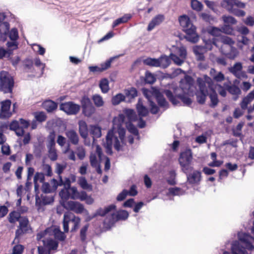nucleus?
<instances>
[{
  "label": "nucleus",
  "mask_w": 254,
  "mask_h": 254,
  "mask_svg": "<svg viewBox=\"0 0 254 254\" xmlns=\"http://www.w3.org/2000/svg\"><path fill=\"white\" fill-rule=\"evenodd\" d=\"M80 108H82V113L86 117H90L93 115L96 108L92 104L91 99L86 95L83 96L80 99Z\"/></svg>",
  "instance_id": "5"
},
{
  "label": "nucleus",
  "mask_w": 254,
  "mask_h": 254,
  "mask_svg": "<svg viewBox=\"0 0 254 254\" xmlns=\"http://www.w3.org/2000/svg\"><path fill=\"white\" fill-rule=\"evenodd\" d=\"M195 95L197 102L200 105H203L205 103L207 95H208V90H199Z\"/></svg>",
  "instance_id": "25"
},
{
  "label": "nucleus",
  "mask_w": 254,
  "mask_h": 254,
  "mask_svg": "<svg viewBox=\"0 0 254 254\" xmlns=\"http://www.w3.org/2000/svg\"><path fill=\"white\" fill-rule=\"evenodd\" d=\"M59 109L67 115H76L80 111V106L73 101H68L61 103Z\"/></svg>",
  "instance_id": "6"
},
{
  "label": "nucleus",
  "mask_w": 254,
  "mask_h": 254,
  "mask_svg": "<svg viewBox=\"0 0 254 254\" xmlns=\"http://www.w3.org/2000/svg\"><path fill=\"white\" fill-rule=\"evenodd\" d=\"M145 82L146 83L152 84L156 80L155 75L148 70L145 72Z\"/></svg>",
  "instance_id": "46"
},
{
  "label": "nucleus",
  "mask_w": 254,
  "mask_h": 254,
  "mask_svg": "<svg viewBox=\"0 0 254 254\" xmlns=\"http://www.w3.org/2000/svg\"><path fill=\"white\" fill-rule=\"evenodd\" d=\"M254 99V90L251 91L246 97H244L240 103L243 110L248 108V105Z\"/></svg>",
  "instance_id": "22"
},
{
  "label": "nucleus",
  "mask_w": 254,
  "mask_h": 254,
  "mask_svg": "<svg viewBox=\"0 0 254 254\" xmlns=\"http://www.w3.org/2000/svg\"><path fill=\"white\" fill-rule=\"evenodd\" d=\"M164 19L165 16L163 14H159L156 15L149 23L147 28V31L152 30L155 26L159 25Z\"/></svg>",
  "instance_id": "11"
},
{
  "label": "nucleus",
  "mask_w": 254,
  "mask_h": 254,
  "mask_svg": "<svg viewBox=\"0 0 254 254\" xmlns=\"http://www.w3.org/2000/svg\"><path fill=\"white\" fill-rule=\"evenodd\" d=\"M221 19L225 24L235 25L237 23L236 19L231 15H223L221 17Z\"/></svg>",
  "instance_id": "43"
},
{
  "label": "nucleus",
  "mask_w": 254,
  "mask_h": 254,
  "mask_svg": "<svg viewBox=\"0 0 254 254\" xmlns=\"http://www.w3.org/2000/svg\"><path fill=\"white\" fill-rule=\"evenodd\" d=\"M89 227V224L85 225L80 231V238L81 242H84L86 239V233Z\"/></svg>",
  "instance_id": "53"
},
{
  "label": "nucleus",
  "mask_w": 254,
  "mask_h": 254,
  "mask_svg": "<svg viewBox=\"0 0 254 254\" xmlns=\"http://www.w3.org/2000/svg\"><path fill=\"white\" fill-rule=\"evenodd\" d=\"M191 8L197 11H201L203 8V4L202 3L197 0L191 1Z\"/></svg>",
  "instance_id": "56"
},
{
  "label": "nucleus",
  "mask_w": 254,
  "mask_h": 254,
  "mask_svg": "<svg viewBox=\"0 0 254 254\" xmlns=\"http://www.w3.org/2000/svg\"><path fill=\"white\" fill-rule=\"evenodd\" d=\"M116 205L112 204L105 207L104 209L100 207L96 210L95 213L97 216L104 217L112 211L116 210Z\"/></svg>",
  "instance_id": "19"
},
{
  "label": "nucleus",
  "mask_w": 254,
  "mask_h": 254,
  "mask_svg": "<svg viewBox=\"0 0 254 254\" xmlns=\"http://www.w3.org/2000/svg\"><path fill=\"white\" fill-rule=\"evenodd\" d=\"M11 104V100L6 99L1 102V109L2 112H8L9 111Z\"/></svg>",
  "instance_id": "49"
},
{
  "label": "nucleus",
  "mask_w": 254,
  "mask_h": 254,
  "mask_svg": "<svg viewBox=\"0 0 254 254\" xmlns=\"http://www.w3.org/2000/svg\"><path fill=\"white\" fill-rule=\"evenodd\" d=\"M78 184L83 190H92V185L87 182L86 179L84 177L81 176L78 178Z\"/></svg>",
  "instance_id": "34"
},
{
  "label": "nucleus",
  "mask_w": 254,
  "mask_h": 254,
  "mask_svg": "<svg viewBox=\"0 0 254 254\" xmlns=\"http://www.w3.org/2000/svg\"><path fill=\"white\" fill-rule=\"evenodd\" d=\"M124 92L126 97L129 98L130 99H134L138 95L137 89L133 87L126 89Z\"/></svg>",
  "instance_id": "38"
},
{
  "label": "nucleus",
  "mask_w": 254,
  "mask_h": 254,
  "mask_svg": "<svg viewBox=\"0 0 254 254\" xmlns=\"http://www.w3.org/2000/svg\"><path fill=\"white\" fill-rule=\"evenodd\" d=\"M65 135L71 144L77 145L79 142V137L77 132L73 129H70L66 131Z\"/></svg>",
  "instance_id": "20"
},
{
  "label": "nucleus",
  "mask_w": 254,
  "mask_h": 254,
  "mask_svg": "<svg viewBox=\"0 0 254 254\" xmlns=\"http://www.w3.org/2000/svg\"><path fill=\"white\" fill-rule=\"evenodd\" d=\"M162 94H165L168 100L174 105H177L180 102L177 99V95H174L173 93L169 89H164L161 92Z\"/></svg>",
  "instance_id": "23"
},
{
  "label": "nucleus",
  "mask_w": 254,
  "mask_h": 254,
  "mask_svg": "<svg viewBox=\"0 0 254 254\" xmlns=\"http://www.w3.org/2000/svg\"><path fill=\"white\" fill-rule=\"evenodd\" d=\"M92 99L95 106L97 107H101L104 105V101L102 97L99 94H95L92 96Z\"/></svg>",
  "instance_id": "44"
},
{
  "label": "nucleus",
  "mask_w": 254,
  "mask_h": 254,
  "mask_svg": "<svg viewBox=\"0 0 254 254\" xmlns=\"http://www.w3.org/2000/svg\"><path fill=\"white\" fill-rule=\"evenodd\" d=\"M208 96L210 99L209 106L211 108H214L217 106L219 102L217 93L215 89H213V90L210 91V93L208 94Z\"/></svg>",
  "instance_id": "24"
},
{
  "label": "nucleus",
  "mask_w": 254,
  "mask_h": 254,
  "mask_svg": "<svg viewBox=\"0 0 254 254\" xmlns=\"http://www.w3.org/2000/svg\"><path fill=\"white\" fill-rule=\"evenodd\" d=\"M24 246L21 244H17L12 248L11 254H22L24 250Z\"/></svg>",
  "instance_id": "54"
},
{
  "label": "nucleus",
  "mask_w": 254,
  "mask_h": 254,
  "mask_svg": "<svg viewBox=\"0 0 254 254\" xmlns=\"http://www.w3.org/2000/svg\"><path fill=\"white\" fill-rule=\"evenodd\" d=\"M152 95L156 99L158 106L161 108L168 109L169 107V103L167 101L162 93L159 89L153 88L152 91Z\"/></svg>",
  "instance_id": "9"
},
{
  "label": "nucleus",
  "mask_w": 254,
  "mask_h": 254,
  "mask_svg": "<svg viewBox=\"0 0 254 254\" xmlns=\"http://www.w3.org/2000/svg\"><path fill=\"white\" fill-rule=\"evenodd\" d=\"M43 108L47 111L48 113H53L58 108V103L51 100L45 101L42 104Z\"/></svg>",
  "instance_id": "15"
},
{
  "label": "nucleus",
  "mask_w": 254,
  "mask_h": 254,
  "mask_svg": "<svg viewBox=\"0 0 254 254\" xmlns=\"http://www.w3.org/2000/svg\"><path fill=\"white\" fill-rule=\"evenodd\" d=\"M203 47L202 46L196 45L193 47L192 51L196 57L197 61H203L205 60V56L204 54L201 52L203 50Z\"/></svg>",
  "instance_id": "26"
},
{
  "label": "nucleus",
  "mask_w": 254,
  "mask_h": 254,
  "mask_svg": "<svg viewBox=\"0 0 254 254\" xmlns=\"http://www.w3.org/2000/svg\"><path fill=\"white\" fill-rule=\"evenodd\" d=\"M19 122L16 120H13L9 125V128L10 130L14 131L18 136H22L25 132L23 128H20Z\"/></svg>",
  "instance_id": "14"
},
{
  "label": "nucleus",
  "mask_w": 254,
  "mask_h": 254,
  "mask_svg": "<svg viewBox=\"0 0 254 254\" xmlns=\"http://www.w3.org/2000/svg\"><path fill=\"white\" fill-rule=\"evenodd\" d=\"M169 177L167 179V183L172 186L175 185L177 183L176 181V173L175 171L171 170L169 171Z\"/></svg>",
  "instance_id": "50"
},
{
  "label": "nucleus",
  "mask_w": 254,
  "mask_h": 254,
  "mask_svg": "<svg viewBox=\"0 0 254 254\" xmlns=\"http://www.w3.org/2000/svg\"><path fill=\"white\" fill-rule=\"evenodd\" d=\"M79 132L82 138L86 139L88 135V129L86 123L80 120L78 122Z\"/></svg>",
  "instance_id": "21"
},
{
  "label": "nucleus",
  "mask_w": 254,
  "mask_h": 254,
  "mask_svg": "<svg viewBox=\"0 0 254 254\" xmlns=\"http://www.w3.org/2000/svg\"><path fill=\"white\" fill-rule=\"evenodd\" d=\"M143 63L146 65L153 67H160V63L159 62V58H147L143 60Z\"/></svg>",
  "instance_id": "32"
},
{
  "label": "nucleus",
  "mask_w": 254,
  "mask_h": 254,
  "mask_svg": "<svg viewBox=\"0 0 254 254\" xmlns=\"http://www.w3.org/2000/svg\"><path fill=\"white\" fill-rule=\"evenodd\" d=\"M221 6L225 8L230 13H231L237 17H243L246 15V12L242 9L235 8L234 7L226 6L221 3Z\"/></svg>",
  "instance_id": "18"
},
{
  "label": "nucleus",
  "mask_w": 254,
  "mask_h": 254,
  "mask_svg": "<svg viewBox=\"0 0 254 254\" xmlns=\"http://www.w3.org/2000/svg\"><path fill=\"white\" fill-rule=\"evenodd\" d=\"M224 86L226 88L228 92L233 95L239 96L241 94V89L236 85H229L225 83L224 84Z\"/></svg>",
  "instance_id": "27"
},
{
  "label": "nucleus",
  "mask_w": 254,
  "mask_h": 254,
  "mask_svg": "<svg viewBox=\"0 0 254 254\" xmlns=\"http://www.w3.org/2000/svg\"><path fill=\"white\" fill-rule=\"evenodd\" d=\"M9 38L11 41H17L19 38L18 31L16 28H12L9 32Z\"/></svg>",
  "instance_id": "52"
},
{
  "label": "nucleus",
  "mask_w": 254,
  "mask_h": 254,
  "mask_svg": "<svg viewBox=\"0 0 254 254\" xmlns=\"http://www.w3.org/2000/svg\"><path fill=\"white\" fill-rule=\"evenodd\" d=\"M45 178V175L42 172H37L36 173L34 177V183H37L38 181H39L41 183L44 182Z\"/></svg>",
  "instance_id": "64"
},
{
  "label": "nucleus",
  "mask_w": 254,
  "mask_h": 254,
  "mask_svg": "<svg viewBox=\"0 0 254 254\" xmlns=\"http://www.w3.org/2000/svg\"><path fill=\"white\" fill-rule=\"evenodd\" d=\"M187 175V182L189 184H198L201 179V173L199 171H194L192 173L190 172L185 173Z\"/></svg>",
  "instance_id": "10"
},
{
  "label": "nucleus",
  "mask_w": 254,
  "mask_h": 254,
  "mask_svg": "<svg viewBox=\"0 0 254 254\" xmlns=\"http://www.w3.org/2000/svg\"><path fill=\"white\" fill-rule=\"evenodd\" d=\"M192 153L190 149H186L180 153L178 160L184 173L191 172L193 169Z\"/></svg>",
  "instance_id": "1"
},
{
  "label": "nucleus",
  "mask_w": 254,
  "mask_h": 254,
  "mask_svg": "<svg viewBox=\"0 0 254 254\" xmlns=\"http://www.w3.org/2000/svg\"><path fill=\"white\" fill-rule=\"evenodd\" d=\"M14 85V81L7 72H0V91L4 93H11Z\"/></svg>",
  "instance_id": "2"
},
{
  "label": "nucleus",
  "mask_w": 254,
  "mask_h": 254,
  "mask_svg": "<svg viewBox=\"0 0 254 254\" xmlns=\"http://www.w3.org/2000/svg\"><path fill=\"white\" fill-rule=\"evenodd\" d=\"M68 190H66L64 189H63L60 192L59 195L62 199H64L63 201H65L70 198V193Z\"/></svg>",
  "instance_id": "61"
},
{
  "label": "nucleus",
  "mask_w": 254,
  "mask_h": 254,
  "mask_svg": "<svg viewBox=\"0 0 254 254\" xmlns=\"http://www.w3.org/2000/svg\"><path fill=\"white\" fill-rule=\"evenodd\" d=\"M170 57L171 60L178 65H181L184 62V60L181 59L179 57L172 53L170 54Z\"/></svg>",
  "instance_id": "55"
},
{
  "label": "nucleus",
  "mask_w": 254,
  "mask_h": 254,
  "mask_svg": "<svg viewBox=\"0 0 254 254\" xmlns=\"http://www.w3.org/2000/svg\"><path fill=\"white\" fill-rule=\"evenodd\" d=\"M231 249L232 254H248L243 246L237 241L233 242Z\"/></svg>",
  "instance_id": "13"
},
{
  "label": "nucleus",
  "mask_w": 254,
  "mask_h": 254,
  "mask_svg": "<svg viewBox=\"0 0 254 254\" xmlns=\"http://www.w3.org/2000/svg\"><path fill=\"white\" fill-rule=\"evenodd\" d=\"M34 62L32 60L26 59L24 61V68L27 70V72L32 71Z\"/></svg>",
  "instance_id": "57"
},
{
  "label": "nucleus",
  "mask_w": 254,
  "mask_h": 254,
  "mask_svg": "<svg viewBox=\"0 0 254 254\" xmlns=\"http://www.w3.org/2000/svg\"><path fill=\"white\" fill-rule=\"evenodd\" d=\"M126 127L127 130L134 135H137L139 134L138 130L136 127L132 123V122H128L126 123Z\"/></svg>",
  "instance_id": "47"
},
{
  "label": "nucleus",
  "mask_w": 254,
  "mask_h": 254,
  "mask_svg": "<svg viewBox=\"0 0 254 254\" xmlns=\"http://www.w3.org/2000/svg\"><path fill=\"white\" fill-rule=\"evenodd\" d=\"M179 39L182 40L184 39H186L187 41L191 42L192 43H196L199 40V36L198 34L195 35H183L182 34H179L178 35Z\"/></svg>",
  "instance_id": "33"
},
{
  "label": "nucleus",
  "mask_w": 254,
  "mask_h": 254,
  "mask_svg": "<svg viewBox=\"0 0 254 254\" xmlns=\"http://www.w3.org/2000/svg\"><path fill=\"white\" fill-rule=\"evenodd\" d=\"M128 212L127 210L123 209L119 210L116 213L112 214V218L115 221L120 220L125 221L128 218Z\"/></svg>",
  "instance_id": "12"
},
{
  "label": "nucleus",
  "mask_w": 254,
  "mask_h": 254,
  "mask_svg": "<svg viewBox=\"0 0 254 254\" xmlns=\"http://www.w3.org/2000/svg\"><path fill=\"white\" fill-rule=\"evenodd\" d=\"M221 3H224L226 6L231 7L236 6L239 8H245L246 6L245 3L237 0H223Z\"/></svg>",
  "instance_id": "30"
},
{
  "label": "nucleus",
  "mask_w": 254,
  "mask_h": 254,
  "mask_svg": "<svg viewBox=\"0 0 254 254\" xmlns=\"http://www.w3.org/2000/svg\"><path fill=\"white\" fill-rule=\"evenodd\" d=\"M126 101V96L121 93H118L116 95L112 97L111 102L113 105L116 106L119 105L121 102Z\"/></svg>",
  "instance_id": "39"
},
{
  "label": "nucleus",
  "mask_w": 254,
  "mask_h": 254,
  "mask_svg": "<svg viewBox=\"0 0 254 254\" xmlns=\"http://www.w3.org/2000/svg\"><path fill=\"white\" fill-rule=\"evenodd\" d=\"M35 120L39 123H42L46 121L47 115L44 112H37L34 113Z\"/></svg>",
  "instance_id": "51"
},
{
  "label": "nucleus",
  "mask_w": 254,
  "mask_h": 254,
  "mask_svg": "<svg viewBox=\"0 0 254 254\" xmlns=\"http://www.w3.org/2000/svg\"><path fill=\"white\" fill-rule=\"evenodd\" d=\"M55 237L58 240L63 241L65 239V235L60 229H55Z\"/></svg>",
  "instance_id": "62"
},
{
  "label": "nucleus",
  "mask_w": 254,
  "mask_h": 254,
  "mask_svg": "<svg viewBox=\"0 0 254 254\" xmlns=\"http://www.w3.org/2000/svg\"><path fill=\"white\" fill-rule=\"evenodd\" d=\"M123 55H119L114 57H111L107 60L104 63L101 64V66L97 65L89 66L88 67L90 72L93 73L101 72L110 67L112 62L116 59H118Z\"/></svg>",
  "instance_id": "8"
},
{
  "label": "nucleus",
  "mask_w": 254,
  "mask_h": 254,
  "mask_svg": "<svg viewBox=\"0 0 254 254\" xmlns=\"http://www.w3.org/2000/svg\"><path fill=\"white\" fill-rule=\"evenodd\" d=\"M186 192V191L183 190L181 188L179 187H173L170 188L168 189V195H172L173 196H180L184 195Z\"/></svg>",
  "instance_id": "40"
},
{
  "label": "nucleus",
  "mask_w": 254,
  "mask_h": 254,
  "mask_svg": "<svg viewBox=\"0 0 254 254\" xmlns=\"http://www.w3.org/2000/svg\"><path fill=\"white\" fill-rule=\"evenodd\" d=\"M180 25L183 28V31L187 35L197 34L196 27L191 23L190 18L186 14L181 15L179 17Z\"/></svg>",
  "instance_id": "4"
},
{
  "label": "nucleus",
  "mask_w": 254,
  "mask_h": 254,
  "mask_svg": "<svg viewBox=\"0 0 254 254\" xmlns=\"http://www.w3.org/2000/svg\"><path fill=\"white\" fill-rule=\"evenodd\" d=\"M238 55L237 50L235 48H232L231 51L225 54L227 58L230 60H234Z\"/></svg>",
  "instance_id": "60"
},
{
  "label": "nucleus",
  "mask_w": 254,
  "mask_h": 254,
  "mask_svg": "<svg viewBox=\"0 0 254 254\" xmlns=\"http://www.w3.org/2000/svg\"><path fill=\"white\" fill-rule=\"evenodd\" d=\"M149 105L150 107V111L151 114L156 115L159 112V108L153 100L149 102Z\"/></svg>",
  "instance_id": "59"
},
{
  "label": "nucleus",
  "mask_w": 254,
  "mask_h": 254,
  "mask_svg": "<svg viewBox=\"0 0 254 254\" xmlns=\"http://www.w3.org/2000/svg\"><path fill=\"white\" fill-rule=\"evenodd\" d=\"M136 108L139 117H145L148 115L149 110L146 106L143 105L140 99H138Z\"/></svg>",
  "instance_id": "17"
},
{
  "label": "nucleus",
  "mask_w": 254,
  "mask_h": 254,
  "mask_svg": "<svg viewBox=\"0 0 254 254\" xmlns=\"http://www.w3.org/2000/svg\"><path fill=\"white\" fill-rule=\"evenodd\" d=\"M18 222L19 225L15 231V237L13 243H19L20 237L24 234L29 233V230L31 229L29 226V221L27 217L22 216Z\"/></svg>",
  "instance_id": "3"
},
{
  "label": "nucleus",
  "mask_w": 254,
  "mask_h": 254,
  "mask_svg": "<svg viewBox=\"0 0 254 254\" xmlns=\"http://www.w3.org/2000/svg\"><path fill=\"white\" fill-rule=\"evenodd\" d=\"M99 87L103 93H107L109 90V81L107 78H102L99 82Z\"/></svg>",
  "instance_id": "42"
},
{
  "label": "nucleus",
  "mask_w": 254,
  "mask_h": 254,
  "mask_svg": "<svg viewBox=\"0 0 254 254\" xmlns=\"http://www.w3.org/2000/svg\"><path fill=\"white\" fill-rule=\"evenodd\" d=\"M60 204L65 209L74 211L76 214H81L85 210L84 205L78 201L70 200L65 203L60 201Z\"/></svg>",
  "instance_id": "7"
},
{
  "label": "nucleus",
  "mask_w": 254,
  "mask_h": 254,
  "mask_svg": "<svg viewBox=\"0 0 254 254\" xmlns=\"http://www.w3.org/2000/svg\"><path fill=\"white\" fill-rule=\"evenodd\" d=\"M124 113L128 120V122H136L138 117L134 110L131 109H126Z\"/></svg>",
  "instance_id": "36"
},
{
  "label": "nucleus",
  "mask_w": 254,
  "mask_h": 254,
  "mask_svg": "<svg viewBox=\"0 0 254 254\" xmlns=\"http://www.w3.org/2000/svg\"><path fill=\"white\" fill-rule=\"evenodd\" d=\"M22 217L20 214L16 211H12L9 213L8 217V220L11 224H14L16 221H19V220Z\"/></svg>",
  "instance_id": "37"
},
{
  "label": "nucleus",
  "mask_w": 254,
  "mask_h": 254,
  "mask_svg": "<svg viewBox=\"0 0 254 254\" xmlns=\"http://www.w3.org/2000/svg\"><path fill=\"white\" fill-rule=\"evenodd\" d=\"M44 246L47 248L50 252L53 250H57L59 246V242L52 238H48L42 241Z\"/></svg>",
  "instance_id": "16"
},
{
  "label": "nucleus",
  "mask_w": 254,
  "mask_h": 254,
  "mask_svg": "<svg viewBox=\"0 0 254 254\" xmlns=\"http://www.w3.org/2000/svg\"><path fill=\"white\" fill-rule=\"evenodd\" d=\"M207 32L212 36L220 37L221 35V31L220 28L216 26H211L208 29Z\"/></svg>",
  "instance_id": "45"
},
{
  "label": "nucleus",
  "mask_w": 254,
  "mask_h": 254,
  "mask_svg": "<svg viewBox=\"0 0 254 254\" xmlns=\"http://www.w3.org/2000/svg\"><path fill=\"white\" fill-rule=\"evenodd\" d=\"M55 138L56 132L54 130H52L47 137L48 143L47 147L48 148L55 147L56 145Z\"/></svg>",
  "instance_id": "41"
},
{
  "label": "nucleus",
  "mask_w": 254,
  "mask_h": 254,
  "mask_svg": "<svg viewBox=\"0 0 254 254\" xmlns=\"http://www.w3.org/2000/svg\"><path fill=\"white\" fill-rule=\"evenodd\" d=\"M238 236L239 240L243 244L248 241L249 240V238H250V235L246 233L242 234L239 233L238 234Z\"/></svg>",
  "instance_id": "63"
},
{
  "label": "nucleus",
  "mask_w": 254,
  "mask_h": 254,
  "mask_svg": "<svg viewBox=\"0 0 254 254\" xmlns=\"http://www.w3.org/2000/svg\"><path fill=\"white\" fill-rule=\"evenodd\" d=\"M48 149V153L49 154V157L52 161H55L58 159V155L56 149L55 147L50 148Z\"/></svg>",
  "instance_id": "58"
},
{
  "label": "nucleus",
  "mask_w": 254,
  "mask_h": 254,
  "mask_svg": "<svg viewBox=\"0 0 254 254\" xmlns=\"http://www.w3.org/2000/svg\"><path fill=\"white\" fill-rule=\"evenodd\" d=\"M131 17V16L130 14H126L122 17L116 19L113 23V28H115L121 24L127 22Z\"/></svg>",
  "instance_id": "35"
},
{
  "label": "nucleus",
  "mask_w": 254,
  "mask_h": 254,
  "mask_svg": "<svg viewBox=\"0 0 254 254\" xmlns=\"http://www.w3.org/2000/svg\"><path fill=\"white\" fill-rule=\"evenodd\" d=\"M243 69V64L241 62L236 63L233 66L228 68L229 71L232 73L236 77H239L238 73Z\"/></svg>",
  "instance_id": "31"
},
{
  "label": "nucleus",
  "mask_w": 254,
  "mask_h": 254,
  "mask_svg": "<svg viewBox=\"0 0 254 254\" xmlns=\"http://www.w3.org/2000/svg\"><path fill=\"white\" fill-rule=\"evenodd\" d=\"M89 132L93 135L94 140L95 138H99L102 135L101 128L98 125H90Z\"/></svg>",
  "instance_id": "28"
},
{
  "label": "nucleus",
  "mask_w": 254,
  "mask_h": 254,
  "mask_svg": "<svg viewBox=\"0 0 254 254\" xmlns=\"http://www.w3.org/2000/svg\"><path fill=\"white\" fill-rule=\"evenodd\" d=\"M178 98L180 99L184 104L190 106L192 103V100L188 95L184 94H179L177 95Z\"/></svg>",
  "instance_id": "48"
},
{
  "label": "nucleus",
  "mask_w": 254,
  "mask_h": 254,
  "mask_svg": "<svg viewBox=\"0 0 254 254\" xmlns=\"http://www.w3.org/2000/svg\"><path fill=\"white\" fill-rule=\"evenodd\" d=\"M160 66L163 69L167 68L171 64V60L169 56L166 55H162L159 57Z\"/></svg>",
  "instance_id": "29"
}]
</instances>
